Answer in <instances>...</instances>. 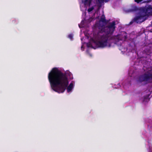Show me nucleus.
<instances>
[{"label": "nucleus", "instance_id": "obj_1", "mask_svg": "<svg viewBox=\"0 0 152 152\" xmlns=\"http://www.w3.org/2000/svg\"><path fill=\"white\" fill-rule=\"evenodd\" d=\"M48 81L51 88L58 93L66 90L68 93H71L75 86V82L71 81L69 84V79H73L72 74L69 71L62 73L58 68L54 67L48 73Z\"/></svg>", "mask_w": 152, "mask_h": 152}, {"label": "nucleus", "instance_id": "obj_2", "mask_svg": "<svg viewBox=\"0 0 152 152\" xmlns=\"http://www.w3.org/2000/svg\"><path fill=\"white\" fill-rule=\"evenodd\" d=\"M115 23L113 22L108 26L102 28L95 39H92L88 43L86 44L87 47L94 49L96 47L104 48L110 47L111 45L109 42L110 40L116 39L118 40L125 39L126 38V34L124 32L121 33V35H119L117 37H114L111 36V34L115 28Z\"/></svg>", "mask_w": 152, "mask_h": 152}, {"label": "nucleus", "instance_id": "obj_3", "mask_svg": "<svg viewBox=\"0 0 152 152\" xmlns=\"http://www.w3.org/2000/svg\"><path fill=\"white\" fill-rule=\"evenodd\" d=\"M152 15V6H147L137 14L134 18V21L137 23H141L145 21L149 15Z\"/></svg>", "mask_w": 152, "mask_h": 152}, {"label": "nucleus", "instance_id": "obj_4", "mask_svg": "<svg viewBox=\"0 0 152 152\" xmlns=\"http://www.w3.org/2000/svg\"><path fill=\"white\" fill-rule=\"evenodd\" d=\"M152 78L149 77L148 75H145L140 77L139 78V81L140 82L143 81L146 82L147 83L151 82Z\"/></svg>", "mask_w": 152, "mask_h": 152}, {"label": "nucleus", "instance_id": "obj_5", "mask_svg": "<svg viewBox=\"0 0 152 152\" xmlns=\"http://www.w3.org/2000/svg\"><path fill=\"white\" fill-rule=\"evenodd\" d=\"M137 9V7L134 5L131 4L125 9V11L126 12H132L136 11Z\"/></svg>", "mask_w": 152, "mask_h": 152}, {"label": "nucleus", "instance_id": "obj_6", "mask_svg": "<svg viewBox=\"0 0 152 152\" xmlns=\"http://www.w3.org/2000/svg\"><path fill=\"white\" fill-rule=\"evenodd\" d=\"M105 23V21L104 19H103L100 20L99 22V23H96L95 25L96 27H98L99 28H101Z\"/></svg>", "mask_w": 152, "mask_h": 152}, {"label": "nucleus", "instance_id": "obj_7", "mask_svg": "<svg viewBox=\"0 0 152 152\" xmlns=\"http://www.w3.org/2000/svg\"><path fill=\"white\" fill-rule=\"evenodd\" d=\"M85 22V20H82L80 23V25H79V26L80 28H82L84 26L83 25Z\"/></svg>", "mask_w": 152, "mask_h": 152}, {"label": "nucleus", "instance_id": "obj_8", "mask_svg": "<svg viewBox=\"0 0 152 152\" xmlns=\"http://www.w3.org/2000/svg\"><path fill=\"white\" fill-rule=\"evenodd\" d=\"M68 38L70 40H72L73 38V35L72 34H69L68 35Z\"/></svg>", "mask_w": 152, "mask_h": 152}, {"label": "nucleus", "instance_id": "obj_9", "mask_svg": "<svg viewBox=\"0 0 152 152\" xmlns=\"http://www.w3.org/2000/svg\"><path fill=\"white\" fill-rule=\"evenodd\" d=\"M142 1V0H134L137 3H139L141 2Z\"/></svg>", "mask_w": 152, "mask_h": 152}, {"label": "nucleus", "instance_id": "obj_10", "mask_svg": "<svg viewBox=\"0 0 152 152\" xmlns=\"http://www.w3.org/2000/svg\"><path fill=\"white\" fill-rule=\"evenodd\" d=\"M84 44H83V45H82L81 47V49L82 50H83V48H84Z\"/></svg>", "mask_w": 152, "mask_h": 152}, {"label": "nucleus", "instance_id": "obj_11", "mask_svg": "<svg viewBox=\"0 0 152 152\" xmlns=\"http://www.w3.org/2000/svg\"><path fill=\"white\" fill-rule=\"evenodd\" d=\"M92 18H91L89 20V21L90 22L92 21Z\"/></svg>", "mask_w": 152, "mask_h": 152}, {"label": "nucleus", "instance_id": "obj_12", "mask_svg": "<svg viewBox=\"0 0 152 152\" xmlns=\"http://www.w3.org/2000/svg\"><path fill=\"white\" fill-rule=\"evenodd\" d=\"M83 38H81V41H82V43L83 44Z\"/></svg>", "mask_w": 152, "mask_h": 152}]
</instances>
